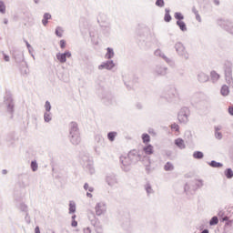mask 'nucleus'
Wrapping results in <instances>:
<instances>
[{
  "mask_svg": "<svg viewBox=\"0 0 233 233\" xmlns=\"http://www.w3.org/2000/svg\"><path fill=\"white\" fill-rule=\"evenodd\" d=\"M59 45H60V47H61V48H66V41H65V40H60Z\"/></svg>",
  "mask_w": 233,
  "mask_h": 233,
  "instance_id": "nucleus-32",
  "label": "nucleus"
},
{
  "mask_svg": "<svg viewBox=\"0 0 233 233\" xmlns=\"http://www.w3.org/2000/svg\"><path fill=\"white\" fill-rule=\"evenodd\" d=\"M120 161H121L122 165H124V167H128V165H130V163H131L130 157H128V156L121 157Z\"/></svg>",
  "mask_w": 233,
  "mask_h": 233,
  "instance_id": "nucleus-8",
  "label": "nucleus"
},
{
  "mask_svg": "<svg viewBox=\"0 0 233 233\" xmlns=\"http://www.w3.org/2000/svg\"><path fill=\"white\" fill-rule=\"evenodd\" d=\"M76 212V203L70 202L69 203V213L74 214Z\"/></svg>",
  "mask_w": 233,
  "mask_h": 233,
  "instance_id": "nucleus-19",
  "label": "nucleus"
},
{
  "mask_svg": "<svg viewBox=\"0 0 233 233\" xmlns=\"http://www.w3.org/2000/svg\"><path fill=\"white\" fill-rule=\"evenodd\" d=\"M222 221H228V217H224L223 218H222Z\"/></svg>",
  "mask_w": 233,
  "mask_h": 233,
  "instance_id": "nucleus-41",
  "label": "nucleus"
},
{
  "mask_svg": "<svg viewBox=\"0 0 233 233\" xmlns=\"http://www.w3.org/2000/svg\"><path fill=\"white\" fill-rule=\"evenodd\" d=\"M146 190H147V194H150L152 192V187H150V186H147L146 187Z\"/></svg>",
  "mask_w": 233,
  "mask_h": 233,
  "instance_id": "nucleus-34",
  "label": "nucleus"
},
{
  "mask_svg": "<svg viewBox=\"0 0 233 233\" xmlns=\"http://www.w3.org/2000/svg\"><path fill=\"white\" fill-rule=\"evenodd\" d=\"M45 108L46 110V112H50L52 106H50V102L46 101V105H45Z\"/></svg>",
  "mask_w": 233,
  "mask_h": 233,
  "instance_id": "nucleus-29",
  "label": "nucleus"
},
{
  "mask_svg": "<svg viewBox=\"0 0 233 233\" xmlns=\"http://www.w3.org/2000/svg\"><path fill=\"white\" fill-rule=\"evenodd\" d=\"M44 119L45 121H46V123H48L50 121V114L48 113H46L45 116H44Z\"/></svg>",
  "mask_w": 233,
  "mask_h": 233,
  "instance_id": "nucleus-33",
  "label": "nucleus"
},
{
  "mask_svg": "<svg viewBox=\"0 0 233 233\" xmlns=\"http://www.w3.org/2000/svg\"><path fill=\"white\" fill-rule=\"evenodd\" d=\"M84 188L85 190H89V192H94V187H90L86 183L84 185Z\"/></svg>",
  "mask_w": 233,
  "mask_h": 233,
  "instance_id": "nucleus-31",
  "label": "nucleus"
},
{
  "mask_svg": "<svg viewBox=\"0 0 233 233\" xmlns=\"http://www.w3.org/2000/svg\"><path fill=\"white\" fill-rule=\"evenodd\" d=\"M73 221L76 220V215L72 217Z\"/></svg>",
  "mask_w": 233,
  "mask_h": 233,
  "instance_id": "nucleus-45",
  "label": "nucleus"
},
{
  "mask_svg": "<svg viewBox=\"0 0 233 233\" xmlns=\"http://www.w3.org/2000/svg\"><path fill=\"white\" fill-rule=\"evenodd\" d=\"M177 26H179V28H180V30H182V32L187 31V25L185 24V22H183V20H177Z\"/></svg>",
  "mask_w": 233,
  "mask_h": 233,
  "instance_id": "nucleus-10",
  "label": "nucleus"
},
{
  "mask_svg": "<svg viewBox=\"0 0 233 233\" xmlns=\"http://www.w3.org/2000/svg\"><path fill=\"white\" fill-rule=\"evenodd\" d=\"M164 20L166 21V23H170V21H172V16L170 15L168 9H166Z\"/></svg>",
  "mask_w": 233,
  "mask_h": 233,
  "instance_id": "nucleus-12",
  "label": "nucleus"
},
{
  "mask_svg": "<svg viewBox=\"0 0 233 233\" xmlns=\"http://www.w3.org/2000/svg\"><path fill=\"white\" fill-rule=\"evenodd\" d=\"M95 210L96 216H102V214H105V212H106V206L104 203H98L96 204Z\"/></svg>",
  "mask_w": 233,
  "mask_h": 233,
  "instance_id": "nucleus-3",
  "label": "nucleus"
},
{
  "mask_svg": "<svg viewBox=\"0 0 233 233\" xmlns=\"http://www.w3.org/2000/svg\"><path fill=\"white\" fill-rule=\"evenodd\" d=\"M31 168H32L33 172H35V170H37V162L36 161L31 162Z\"/></svg>",
  "mask_w": 233,
  "mask_h": 233,
  "instance_id": "nucleus-27",
  "label": "nucleus"
},
{
  "mask_svg": "<svg viewBox=\"0 0 233 233\" xmlns=\"http://www.w3.org/2000/svg\"><path fill=\"white\" fill-rule=\"evenodd\" d=\"M171 128H172V130H175L176 132H179V126L177 124H172Z\"/></svg>",
  "mask_w": 233,
  "mask_h": 233,
  "instance_id": "nucleus-30",
  "label": "nucleus"
},
{
  "mask_svg": "<svg viewBox=\"0 0 233 233\" xmlns=\"http://www.w3.org/2000/svg\"><path fill=\"white\" fill-rule=\"evenodd\" d=\"M211 78L213 79V81H218V79H219V74H218L216 71H212Z\"/></svg>",
  "mask_w": 233,
  "mask_h": 233,
  "instance_id": "nucleus-21",
  "label": "nucleus"
},
{
  "mask_svg": "<svg viewBox=\"0 0 233 233\" xmlns=\"http://www.w3.org/2000/svg\"><path fill=\"white\" fill-rule=\"evenodd\" d=\"M220 92H221L222 96H228L230 91L228 90V86H223Z\"/></svg>",
  "mask_w": 233,
  "mask_h": 233,
  "instance_id": "nucleus-16",
  "label": "nucleus"
},
{
  "mask_svg": "<svg viewBox=\"0 0 233 233\" xmlns=\"http://www.w3.org/2000/svg\"><path fill=\"white\" fill-rule=\"evenodd\" d=\"M66 57H72V53L66 51L64 54L58 53L56 55V59H58L60 63H66Z\"/></svg>",
  "mask_w": 233,
  "mask_h": 233,
  "instance_id": "nucleus-4",
  "label": "nucleus"
},
{
  "mask_svg": "<svg viewBox=\"0 0 233 233\" xmlns=\"http://www.w3.org/2000/svg\"><path fill=\"white\" fill-rule=\"evenodd\" d=\"M72 227H77V221L76 220H73L71 223Z\"/></svg>",
  "mask_w": 233,
  "mask_h": 233,
  "instance_id": "nucleus-36",
  "label": "nucleus"
},
{
  "mask_svg": "<svg viewBox=\"0 0 233 233\" xmlns=\"http://www.w3.org/2000/svg\"><path fill=\"white\" fill-rule=\"evenodd\" d=\"M116 136H117L116 132H110L108 133L107 137L109 141H114V139H116Z\"/></svg>",
  "mask_w": 233,
  "mask_h": 233,
  "instance_id": "nucleus-20",
  "label": "nucleus"
},
{
  "mask_svg": "<svg viewBox=\"0 0 233 233\" xmlns=\"http://www.w3.org/2000/svg\"><path fill=\"white\" fill-rule=\"evenodd\" d=\"M156 5L159 6L160 8L165 6V1L164 0H157Z\"/></svg>",
  "mask_w": 233,
  "mask_h": 233,
  "instance_id": "nucleus-28",
  "label": "nucleus"
},
{
  "mask_svg": "<svg viewBox=\"0 0 233 233\" xmlns=\"http://www.w3.org/2000/svg\"><path fill=\"white\" fill-rule=\"evenodd\" d=\"M87 198H92V194L91 193H86Z\"/></svg>",
  "mask_w": 233,
  "mask_h": 233,
  "instance_id": "nucleus-43",
  "label": "nucleus"
},
{
  "mask_svg": "<svg viewBox=\"0 0 233 233\" xmlns=\"http://www.w3.org/2000/svg\"><path fill=\"white\" fill-rule=\"evenodd\" d=\"M8 108L11 110V112L14 110V104H9Z\"/></svg>",
  "mask_w": 233,
  "mask_h": 233,
  "instance_id": "nucleus-38",
  "label": "nucleus"
},
{
  "mask_svg": "<svg viewBox=\"0 0 233 233\" xmlns=\"http://www.w3.org/2000/svg\"><path fill=\"white\" fill-rule=\"evenodd\" d=\"M232 222H233V220H228L226 222V225L228 227V226L232 225Z\"/></svg>",
  "mask_w": 233,
  "mask_h": 233,
  "instance_id": "nucleus-39",
  "label": "nucleus"
},
{
  "mask_svg": "<svg viewBox=\"0 0 233 233\" xmlns=\"http://www.w3.org/2000/svg\"><path fill=\"white\" fill-rule=\"evenodd\" d=\"M218 223H219V219L218 218V217H213L209 221V225L211 227L214 225H218Z\"/></svg>",
  "mask_w": 233,
  "mask_h": 233,
  "instance_id": "nucleus-18",
  "label": "nucleus"
},
{
  "mask_svg": "<svg viewBox=\"0 0 233 233\" xmlns=\"http://www.w3.org/2000/svg\"><path fill=\"white\" fill-rule=\"evenodd\" d=\"M35 233H41V230L39 229V227H36V228H35Z\"/></svg>",
  "mask_w": 233,
  "mask_h": 233,
  "instance_id": "nucleus-40",
  "label": "nucleus"
},
{
  "mask_svg": "<svg viewBox=\"0 0 233 233\" xmlns=\"http://www.w3.org/2000/svg\"><path fill=\"white\" fill-rule=\"evenodd\" d=\"M218 139H221V134L220 133H218Z\"/></svg>",
  "mask_w": 233,
  "mask_h": 233,
  "instance_id": "nucleus-44",
  "label": "nucleus"
},
{
  "mask_svg": "<svg viewBox=\"0 0 233 233\" xmlns=\"http://www.w3.org/2000/svg\"><path fill=\"white\" fill-rule=\"evenodd\" d=\"M106 59H112L114 57V49L108 47L107 48V53L106 54Z\"/></svg>",
  "mask_w": 233,
  "mask_h": 233,
  "instance_id": "nucleus-13",
  "label": "nucleus"
},
{
  "mask_svg": "<svg viewBox=\"0 0 233 233\" xmlns=\"http://www.w3.org/2000/svg\"><path fill=\"white\" fill-rule=\"evenodd\" d=\"M98 68L99 70H103V68H106V70H112V68H114V62L113 61L107 62L104 65L99 66Z\"/></svg>",
  "mask_w": 233,
  "mask_h": 233,
  "instance_id": "nucleus-6",
  "label": "nucleus"
},
{
  "mask_svg": "<svg viewBox=\"0 0 233 233\" xmlns=\"http://www.w3.org/2000/svg\"><path fill=\"white\" fill-rule=\"evenodd\" d=\"M4 59H5V61H10V56L5 55Z\"/></svg>",
  "mask_w": 233,
  "mask_h": 233,
  "instance_id": "nucleus-37",
  "label": "nucleus"
},
{
  "mask_svg": "<svg viewBox=\"0 0 233 233\" xmlns=\"http://www.w3.org/2000/svg\"><path fill=\"white\" fill-rule=\"evenodd\" d=\"M195 159H203V153L201 151H197L193 154Z\"/></svg>",
  "mask_w": 233,
  "mask_h": 233,
  "instance_id": "nucleus-17",
  "label": "nucleus"
},
{
  "mask_svg": "<svg viewBox=\"0 0 233 233\" xmlns=\"http://www.w3.org/2000/svg\"><path fill=\"white\" fill-rule=\"evenodd\" d=\"M142 139L143 143H150V136L148 134H144Z\"/></svg>",
  "mask_w": 233,
  "mask_h": 233,
  "instance_id": "nucleus-22",
  "label": "nucleus"
},
{
  "mask_svg": "<svg viewBox=\"0 0 233 233\" xmlns=\"http://www.w3.org/2000/svg\"><path fill=\"white\" fill-rule=\"evenodd\" d=\"M188 116H190V109L187 107L180 109L178 113V121L180 123H187L188 121Z\"/></svg>",
  "mask_w": 233,
  "mask_h": 233,
  "instance_id": "nucleus-1",
  "label": "nucleus"
},
{
  "mask_svg": "<svg viewBox=\"0 0 233 233\" xmlns=\"http://www.w3.org/2000/svg\"><path fill=\"white\" fill-rule=\"evenodd\" d=\"M175 19H177V21H183L185 16H183V14L181 13H175Z\"/></svg>",
  "mask_w": 233,
  "mask_h": 233,
  "instance_id": "nucleus-23",
  "label": "nucleus"
},
{
  "mask_svg": "<svg viewBox=\"0 0 233 233\" xmlns=\"http://www.w3.org/2000/svg\"><path fill=\"white\" fill-rule=\"evenodd\" d=\"M176 146L179 147V148H185V141L181 138H177L176 141Z\"/></svg>",
  "mask_w": 233,
  "mask_h": 233,
  "instance_id": "nucleus-11",
  "label": "nucleus"
},
{
  "mask_svg": "<svg viewBox=\"0 0 233 233\" xmlns=\"http://www.w3.org/2000/svg\"><path fill=\"white\" fill-rule=\"evenodd\" d=\"M143 150L147 156H152V154H154V147H152V145L145 147Z\"/></svg>",
  "mask_w": 233,
  "mask_h": 233,
  "instance_id": "nucleus-7",
  "label": "nucleus"
},
{
  "mask_svg": "<svg viewBox=\"0 0 233 233\" xmlns=\"http://www.w3.org/2000/svg\"><path fill=\"white\" fill-rule=\"evenodd\" d=\"M164 170H166L167 172L170 171V170H174V165H172V163L167 162L165 166H164Z\"/></svg>",
  "mask_w": 233,
  "mask_h": 233,
  "instance_id": "nucleus-14",
  "label": "nucleus"
},
{
  "mask_svg": "<svg viewBox=\"0 0 233 233\" xmlns=\"http://www.w3.org/2000/svg\"><path fill=\"white\" fill-rule=\"evenodd\" d=\"M56 34L58 37H63V28L62 27H57L56 29Z\"/></svg>",
  "mask_w": 233,
  "mask_h": 233,
  "instance_id": "nucleus-24",
  "label": "nucleus"
},
{
  "mask_svg": "<svg viewBox=\"0 0 233 233\" xmlns=\"http://www.w3.org/2000/svg\"><path fill=\"white\" fill-rule=\"evenodd\" d=\"M73 126L76 128V133L72 136L71 142L73 143V145H79V143H81V137L79 136V132L77 131V125L73 124Z\"/></svg>",
  "mask_w": 233,
  "mask_h": 233,
  "instance_id": "nucleus-2",
  "label": "nucleus"
},
{
  "mask_svg": "<svg viewBox=\"0 0 233 233\" xmlns=\"http://www.w3.org/2000/svg\"><path fill=\"white\" fill-rule=\"evenodd\" d=\"M49 19H52V15L48 13H46L44 15V18L42 20V23H43L44 26H46V25H48V20Z\"/></svg>",
  "mask_w": 233,
  "mask_h": 233,
  "instance_id": "nucleus-9",
  "label": "nucleus"
},
{
  "mask_svg": "<svg viewBox=\"0 0 233 233\" xmlns=\"http://www.w3.org/2000/svg\"><path fill=\"white\" fill-rule=\"evenodd\" d=\"M228 114H230V116H233V106L228 107Z\"/></svg>",
  "mask_w": 233,
  "mask_h": 233,
  "instance_id": "nucleus-35",
  "label": "nucleus"
},
{
  "mask_svg": "<svg viewBox=\"0 0 233 233\" xmlns=\"http://www.w3.org/2000/svg\"><path fill=\"white\" fill-rule=\"evenodd\" d=\"M210 166L214 168H219L220 167H223V165L216 161H211Z\"/></svg>",
  "mask_w": 233,
  "mask_h": 233,
  "instance_id": "nucleus-25",
  "label": "nucleus"
},
{
  "mask_svg": "<svg viewBox=\"0 0 233 233\" xmlns=\"http://www.w3.org/2000/svg\"><path fill=\"white\" fill-rule=\"evenodd\" d=\"M176 50L178 54H180V56H184V57H188L187 56V52L185 51V46H183V44H176Z\"/></svg>",
  "mask_w": 233,
  "mask_h": 233,
  "instance_id": "nucleus-5",
  "label": "nucleus"
},
{
  "mask_svg": "<svg viewBox=\"0 0 233 233\" xmlns=\"http://www.w3.org/2000/svg\"><path fill=\"white\" fill-rule=\"evenodd\" d=\"M8 103H12V97L7 98Z\"/></svg>",
  "mask_w": 233,
  "mask_h": 233,
  "instance_id": "nucleus-42",
  "label": "nucleus"
},
{
  "mask_svg": "<svg viewBox=\"0 0 233 233\" xmlns=\"http://www.w3.org/2000/svg\"><path fill=\"white\" fill-rule=\"evenodd\" d=\"M225 176L228 179H232L233 177V171L230 168L226 169Z\"/></svg>",
  "mask_w": 233,
  "mask_h": 233,
  "instance_id": "nucleus-15",
  "label": "nucleus"
},
{
  "mask_svg": "<svg viewBox=\"0 0 233 233\" xmlns=\"http://www.w3.org/2000/svg\"><path fill=\"white\" fill-rule=\"evenodd\" d=\"M0 12L2 14H5L6 12V6L5 5V3L0 2Z\"/></svg>",
  "mask_w": 233,
  "mask_h": 233,
  "instance_id": "nucleus-26",
  "label": "nucleus"
}]
</instances>
